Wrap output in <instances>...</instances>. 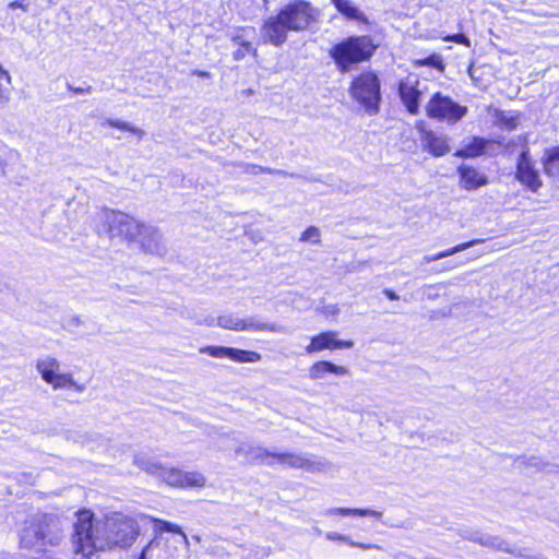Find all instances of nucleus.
<instances>
[{
  "mask_svg": "<svg viewBox=\"0 0 559 559\" xmlns=\"http://www.w3.org/2000/svg\"><path fill=\"white\" fill-rule=\"evenodd\" d=\"M415 64L431 67L439 71L444 70L443 60L438 53H431L430 56L424 59H417L415 60Z\"/></svg>",
  "mask_w": 559,
  "mask_h": 559,
  "instance_id": "obj_30",
  "label": "nucleus"
},
{
  "mask_svg": "<svg viewBox=\"0 0 559 559\" xmlns=\"http://www.w3.org/2000/svg\"><path fill=\"white\" fill-rule=\"evenodd\" d=\"M421 141L425 150L436 157L445 155L450 150L448 138L432 131L425 132Z\"/></svg>",
  "mask_w": 559,
  "mask_h": 559,
  "instance_id": "obj_17",
  "label": "nucleus"
},
{
  "mask_svg": "<svg viewBox=\"0 0 559 559\" xmlns=\"http://www.w3.org/2000/svg\"><path fill=\"white\" fill-rule=\"evenodd\" d=\"M12 98V76L0 64V109L8 106Z\"/></svg>",
  "mask_w": 559,
  "mask_h": 559,
  "instance_id": "obj_23",
  "label": "nucleus"
},
{
  "mask_svg": "<svg viewBox=\"0 0 559 559\" xmlns=\"http://www.w3.org/2000/svg\"><path fill=\"white\" fill-rule=\"evenodd\" d=\"M284 38H285V37H280V36H276V37H270L271 43H272L273 45H275V46H280L281 44H283Z\"/></svg>",
  "mask_w": 559,
  "mask_h": 559,
  "instance_id": "obj_45",
  "label": "nucleus"
},
{
  "mask_svg": "<svg viewBox=\"0 0 559 559\" xmlns=\"http://www.w3.org/2000/svg\"><path fill=\"white\" fill-rule=\"evenodd\" d=\"M245 173L252 174V175L274 174V173H277L280 175H286V173L283 171V170H275V169H271V168L259 166V165H254V164L246 165Z\"/></svg>",
  "mask_w": 559,
  "mask_h": 559,
  "instance_id": "obj_35",
  "label": "nucleus"
},
{
  "mask_svg": "<svg viewBox=\"0 0 559 559\" xmlns=\"http://www.w3.org/2000/svg\"><path fill=\"white\" fill-rule=\"evenodd\" d=\"M473 542H476L480 544L481 546H486L492 549L506 551V552H513V550L510 548V546L499 538L498 536H491L481 532H475L471 536H468Z\"/></svg>",
  "mask_w": 559,
  "mask_h": 559,
  "instance_id": "obj_21",
  "label": "nucleus"
},
{
  "mask_svg": "<svg viewBox=\"0 0 559 559\" xmlns=\"http://www.w3.org/2000/svg\"><path fill=\"white\" fill-rule=\"evenodd\" d=\"M440 260L439 258V254L436 253V254H430V255H425L423 258V263H430V262H433V261H438Z\"/></svg>",
  "mask_w": 559,
  "mask_h": 559,
  "instance_id": "obj_44",
  "label": "nucleus"
},
{
  "mask_svg": "<svg viewBox=\"0 0 559 559\" xmlns=\"http://www.w3.org/2000/svg\"><path fill=\"white\" fill-rule=\"evenodd\" d=\"M336 10L348 21L357 24L368 25L369 21L365 13L349 0H331Z\"/></svg>",
  "mask_w": 559,
  "mask_h": 559,
  "instance_id": "obj_18",
  "label": "nucleus"
},
{
  "mask_svg": "<svg viewBox=\"0 0 559 559\" xmlns=\"http://www.w3.org/2000/svg\"><path fill=\"white\" fill-rule=\"evenodd\" d=\"M426 112L429 118L456 123L467 114V108L455 103L449 96L436 93L428 102Z\"/></svg>",
  "mask_w": 559,
  "mask_h": 559,
  "instance_id": "obj_9",
  "label": "nucleus"
},
{
  "mask_svg": "<svg viewBox=\"0 0 559 559\" xmlns=\"http://www.w3.org/2000/svg\"><path fill=\"white\" fill-rule=\"evenodd\" d=\"M157 523L159 524L160 530L166 531V532L177 533L179 535L178 538L170 539V542L177 543L178 548H179V545H183V546L188 547V545H189L188 537L178 525L167 522V521H162V520H158Z\"/></svg>",
  "mask_w": 559,
  "mask_h": 559,
  "instance_id": "obj_27",
  "label": "nucleus"
},
{
  "mask_svg": "<svg viewBox=\"0 0 559 559\" xmlns=\"http://www.w3.org/2000/svg\"><path fill=\"white\" fill-rule=\"evenodd\" d=\"M313 10L309 3L298 1L284 7L277 15L271 16L264 24L265 32L282 35L286 32H300L313 20Z\"/></svg>",
  "mask_w": 559,
  "mask_h": 559,
  "instance_id": "obj_4",
  "label": "nucleus"
},
{
  "mask_svg": "<svg viewBox=\"0 0 559 559\" xmlns=\"http://www.w3.org/2000/svg\"><path fill=\"white\" fill-rule=\"evenodd\" d=\"M179 548L176 542H170L162 535L150 540L141 551L134 556L135 559H177Z\"/></svg>",
  "mask_w": 559,
  "mask_h": 559,
  "instance_id": "obj_10",
  "label": "nucleus"
},
{
  "mask_svg": "<svg viewBox=\"0 0 559 559\" xmlns=\"http://www.w3.org/2000/svg\"><path fill=\"white\" fill-rule=\"evenodd\" d=\"M102 217L108 225L107 231L110 238L136 243L142 251L148 254L163 257L167 252L163 235L156 227L112 210L103 211Z\"/></svg>",
  "mask_w": 559,
  "mask_h": 559,
  "instance_id": "obj_2",
  "label": "nucleus"
},
{
  "mask_svg": "<svg viewBox=\"0 0 559 559\" xmlns=\"http://www.w3.org/2000/svg\"><path fill=\"white\" fill-rule=\"evenodd\" d=\"M240 37H234V41H235V45H238L239 47L235 50L234 52V58L236 60H240L242 58H245L246 55L250 53L253 51L251 45L249 43H239L237 41V39H239Z\"/></svg>",
  "mask_w": 559,
  "mask_h": 559,
  "instance_id": "obj_37",
  "label": "nucleus"
},
{
  "mask_svg": "<svg viewBox=\"0 0 559 559\" xmlns=\"http://www.w3.org/2000/svg\"><path fill=\"white\" fill-rule=\"evenodd\" d=\"M182 485L181 487H199L205 486V476L200 472H183L182 471Z\"/></svg>",
  "mask_w": 559,
  "mask_h": 559,
  "instance_id": "obj_28",
  "label": "nucleus"
},
{
  "mask_svg": "<svg viewBox=\"0 0 559 559\" xmlns=\"http://www.w3.org/2000/svg\"><path fill=\"white\" fill-rule=\"evenodd\" d=\"M487 141L480 138H473V140L464 145V147L455 152V156L463 158H471L479 156L484 153Z\"/></svg>",
  "mask_w": 559,
  "mask_h": 559,
  "instance_id": "obj_24",
  "label": "nucleus"
},
{
  "mask_svg": "<svg viewBox=\"0 0 559 559\" xmlns=\"http://www.w3.org/2000/svg\"><path fill=\"white\" fill-rule=\"evenodd\" d=\"M559 160V146H555L545 151L543 159L544 170L546 174H551V167L555 162Z\"/></svg>",
  "mask_w": 559,
  "mask_h": 559,
  "instance_id": "obj_33",
  "label": "nucleus"
},
{
  "mask_svg": "<svg viewBox=\"0 0 559 559\" xmlns=\"http://www.w3.org/2000/svg\"><path fill=\"white\" fill-rule=\"evenodd\" d=\"M484 242V239H474V240H471V241H467V242H463V243H460L455 247H452V248H449L447 250H443L441 252H438L439 254V258L440 259H443V258H447V257H450L454 253H457V252H461V251H464L477 243H481Z\"/></svg>",
  "mask_w": 559,
  "mask_h": 559,
  "instance_id": "obj_32",
  "label": "nucleus"
},
{
  "mask_svg": "<svg viewBox=\"0 0 559 559\" xmlns=\"http://www.w3.org/2000/svg\"><path fill=\"white\" fill-rule=\"evenodd\" d=\"M349 370L344 366L335 365L328 360L317 361L309 368V378L311 380H322L328 374L346 376Z\"/></svg>",
  "mask_w": 559,
  "mask_h": 559,
  "instance_id": "obj_16",
  "label": "nucleus"
},
{
  "mask_svg": "<svg viewBox=\"0 0 559 559\" xmlns=\"http://www.w3.org/2000/svg\"><path fill=\"white\" fill-rule=\"evenodd\" d=\"M36 370L41 379L53 390H73L83 393L86 389L84 383L74 380L71 372L61 370L60 361L52 356H45L36 361Z\"/></svg>",
  "mask_w": 559,
  "mask_h": 559,
  "instance_id": "obj_8",
  "label": "nucleus"
},
{
  "mask_svg": "<svg viewBox=\"0 0 559 559\" xmlns=\"http://www.w3.org/2000/svg\"><path fill=\"white\" fill-rule=\"evenodd\" d=\"M59 533L56 525L46 518L25 523L20 536L23 548L44 551L48 546L58 544Z\"/></svg>",
  "mask_w": 559,
  "mask_h": 559,
  "instance_id": "obj_6",
  "label": "nucleus"
},
{
  "mask_svg": "<svg viewBox=\"0 0 559 559\" xmlns=\"http://www.w3.org/2000/svg\"><path fill=\"white\" fill-rule=\"evenodd\" d=\"M300 241L319 243L320 242V230L314 226L308 227L301 235Z\"/></svg>",
  "mask_w": 559,
  "mask_h": 559,
  "instance_id": "obj_34",
  "label": "nucleus"
},
{
  "mask_svg": "<svg viewBox=\"0 0 559 559\" xmlns=\"http://www.w3.org/2000/svg\"><path fill=\"white\" fill-rule=\"evenodd\" d=\"M29 4H31V0H15L9 4V8L11 10L22 9L24 11H27Z\"/></svg>",
  "mask_w": 559,
  "mask_h": 559,
  "instance_id": "obj_39",
  "label": "nucleus"
},
{
  "mask_svg": "<svg viewBox=\"0 0 559 559\" xmlns=\"http://www.w3.org/2000/svg\"><path fill=\"white\" fill-rule=\"evenodd\" d=\"M349 94L368 115L372 116L379 111L380 80L376 73L364 72L356 76L350 84Z\"/></svg>",
  "mask_w": 559,
  "mask_h": 559,
  "instance_id": "obj_7",
  "label": "nucleus"
},
{
  "mask_svg": "<svg viewBox=\"0 0 559 559\" xmlns=\"http://www.w3.org/2000/svg\"><path fill=\"white\" fill-rule=\"evenodd\" d=\"M445 40H455L456 43L469 46L468 37L462 36V37H443Z\"/></svg>",
  "mask_w": 559,
  "mask_h": 559,
  "instance_id": "obj_42",
  "label": "nucleus"
},
{
  "mask_svg": "<svg viewBox=\"0 0 559 559\" xmlns=\"http://www.w3.org/2000/svg\"><path fill=\"white\" fill-rule=\"evenodd\" d=\"M457 173L460 175V185L465 190H475L488 183L487 176L474 167L463 165L457 168Z\"/></svg>",
  "mask_w": 559,
  "mask_h": 559,
  "instance_id": "obj_15",
  "label": "nucleus"
},
{
  "mask_svg": "<svg viewBox=\"0 0 559 559\" xmlns=\"http://www.w3.org/2000/svg\"><path fill=\"white\" fill-rule=\"evenodd\" d=\"M139 534L138 522L122 513L93 523L92 514L83 512L74 525V551L79 559H92L94 551L130 547Z\"/></svg>",
  "mask_w": 559,
  "mask_h": 559,
  "instance_id": "obj_1",
  "label": "nucleus"
},
{
  "mask_svg": "<svg viewBox=\"0 0 559 559\" xmlns=\"http://www.w3.org/2000/svg\"><path fill=\"white\" fill-rule=\"evenodd\" d=\"M484 242V239H474V240H471V241H467V242H463V243H460L455 247H452V248H449L447 250H443L441 252H438L439 254V258L440 259H443V258H447V257H450L454 253H457V252H461V251H464L477 243H481Z\"/></svg>",
  "mask_w": 559,
  "mask_h": 559,
  "instance_id": "obj_31",
  "label": "nucleus"
},
{
  "mask_svg": "<svg viewBox=\"0 0 559 559\" xmlns=\"http://www.w3.org/2000/svg\"><path fill=\"white\" fill-rule=\"evenodd\" d=\"M350 547H358V548H361L364 550L378 548V546L373 545V544L357 543V542H354V540L350 542Z\"/></svg>",
  "mask_w": 559,
  "mask_h": 559,
  "instance_id": "obj_41",
  "label": "nucleus"
},
{
  "mask_svg": "<svg viewBox=\"0 0 559 559\" xmlns=\"http://www.w3.org/2000/svg\"><path fill=\"white\" fill-rule=\"evenodd\" d=\"M337 332L328 331L314 335L310 338V343L306 346V353L312 354L324 349L335 350L341 348H352L354 343L352 341L338 340Z\"/></svg>",
  "mask_w": 559,
  "mask_h": 559,
  "instance_id": "obj_14",
  "label": "nucleus"
},
{
  "mask_svg": "<svg viewBox=\"0 0 559 559\" xmlns=\"http://www.w3.org/2000/svg\"><path fill=\"white\" fill-rule=\"evenodd\" d=\"M103 124H107L112 128H117V129H120L123 131L131 132V133L135 134L139 139H142L144 135V131L142 129L136 128L127 121L107 119L103 122Z\"/></svg>",
  "mask_w": 559,
  "mask_h": 559,
  "instance_id": "obj_29",
  "label": "nucleus"
},
{
  "mask_svg": "<svg viewBox=\"0 0 559 559\" xmlns=\"http://www.w3.org/2000/svg\"><path fill=\"white\" fill-rule=\"evenodd\" d=\"M12 298L10 285L0 276V307L7 305Z\"/></svg>",
  "mask_w": 559,
  "mask_h": 559,
  "instance_id": "obj_36",
  "label": "nucleus"
},
{
  "mask_svg": "<svg viewBox=\"0 0 559 559\" xmlns=\"http://www.w3.org/2000/svg\"><path fill=\"white\" fill-rule=\"evenodd\" d=\"M235 457H243L249 463L266 465L281 464L292 468L314 471L316 463L309 457L295 453H275L252 442H242L235 450Z\"/></svg>",
  "mask_w": 559,
  "mask_h": 559,
  "instance_id": "obj_3",
  "label": "nucleus"
},
{
  "mask_svg": "<svg viewBox=\"0 0 559 559\" xmlns=\"http://www.w3.org/2000/svg\"><path fill=\"white\" fill-rule=\"evenodd\" d=\"M200 353L214 358H228L238 362H257L261 359V355L257 352L225 346H204L200 348Z\"/></svg>",
  "mask_w": 559,
  "mask_h": 559,
  "instance_id": "obj_12",
  "label": "nucleus"
},
{
  "mask_svg": "<svg viewBox=\"0 0 559 559\" xmlns=\"http://www.w3.org/2000/svg\"><path fill=\"white\" fill-rule=\"evenodd\" d=\"M326 538L329 540H333V542H342V543H345L347 545L350 546V537L347 536V535H343V534H340V533H336V532H330L326 534Z\"/></svg>",
  "mask_w": 559,
  "mask_h": 559,
  "instance_id": "obj_38",
  "label": "nucleus"
},
{
  "mask_svg": "<svg viewBox=\"0 0 559 559\" xmlns=\"http://www.w3.org/2000/svg\"><path fill=\"white\" fill-rule=\"evenodd\" d=\"M378 46L369 40V37H347L335 45L330 55L342 72H346L355 63L368 59Z\"/></svg>",
  "mask_w": 559,
  "mask_h": 559,
  "instance_id": "obj_5",
  "label": "nucleus"
},
{
  "mask_svg": "<svg viewBox=\"0 0 559 559\" xmlns=\"http://www.w3.org/2000/svg\"><path fill=\"white\" fill-rule=\"evenodd\" d=\"M515 178L533 192L543 186L539 174L533 166L528 148H524L518 158Z\"/></svg>",
  "mask_w": 559,
  "mask_h": 559,
  "instance_id": "obj_11",
  "label": "nucleus"
},
{
  "mask_svg": "<svg viewBox=\"0 0 559 559\" xmlns=\"http://www.w3.org/2000/svg\"><path fill=\"white\" fill-rule=\"evenodd\" d=\"M198 323L205 324L207 326L216 324L217 326L223 329L241 331L242 318H239L231 313H227L219 316L217 319L213 317H207L203 321H199Z\"/></svg>",
  "mask_w": 559,
  "mask_h": 559,
  "instance_id": "obj_20",
  "label": "nucleus"
},
{
  "mask_svg": "<svg viewBox=\"0 0 559 559\" xmlns=\"http://www.w3.org/2000/svg\"><path fill=\"white\" fill-rule=\"evenodd\" d=\"M399 94L407 111L412 115L418 114L419 98L423 94L418 79L407 76L402 80L399 85Z\"/></svg>",
  "mask_w": 559,
  "mask_h": 559,
  "instance_id": "obj_13",
  "label": "nucleus"
},
{
  "mask_svg": "<svg viewBox=\"0 0 559 559\" xmlns=\"http://www.w3.org/2000/svg\"><path fill=\"white\" fill-rule=\"evenodd\" d=\"M158 478H160L163 481L170 486L181 487L182 471L174 467L164 466L163 473L159 474Z\"/></svg>",
  "mask_w": 559,
  "mask_h": 559,
  "instance_id": "obj_26",
  "label": "nucleus"
},
{
  "mask_svg": "<svg viewBox=\"0 0 559 559\" xmlns=\"http://www.w3.org/2000/svg\"><path fill=\"white\" fill-rule=\"evenodd\" d=\"M193 75H197V76H200V78H209L210 76V73L206 72V71H200V70H194L192 72Z\"/></svg>",
  "mask_w": 559,
  "mask_h": 559,
  "instance_id": "obj_46",
  "label": "nucleus"
},
{
  "mask_svg": "<svg viewBox=\"0 0 559 559\" xmlns=\"http://www.w3.org/2000/svg\"><path fill=\"white\" fill-rule=\"evenodd\" d=\"M243 93H246L247 95H252L253 91L251 88H249V90H246Z\"/></svg>",
  "mask_w": 559,
  "mask_h": 559,
  "instance_id": "obj_47",
  "label": "nucleus"
},
{
  "mask_svg": "<svg viewBox=\"0 0 559 559\" xmlns=\"http://www.w3.org/2000/svg\"><path fill=\"white\" fill-rule=\"evenodd\" d=\"M241 331L249 332H282L283 328L276 323H266L254 317L242 318Z\"/></svg>",
  "mask_w": 559,
  "mask_h": 559,
  "instance_id": "obj_22",
  "label": "nucleus"
},
{
  "mask_svg": "<svg viewBox=\"0 0 559 559\" xmlns=\"http://www.w3.org/2000/svg\"><path fill=\"white\" fill-rule=\"evenodd\" d=\"M383 294H384V295H385L390 300H397V299H400V296H399L395 292H393V290H391V289H388V288H386V289H384V290H383Z\"/></svg>",
  "mask_w": 559,
  "mask_h": 559,
  "instance_id": "obj_43",
  "label": "nucleus"
},
{
  "mask_svg": "<svg viewBox=\"0 0 559 559\" xmlns=\"http://www.w3.org/2000/svg\"><path fill=\"white\" fill-rule=\"evenodd\" d=\"M133 462L138 467L156 477L163 473L164 466L160 463L143 454H136Z\"/></svg>",
  "mask_w": 559,
  "mask_h": 559,
  "instance_id": "obj_25",
  "label": "nucleus"
},
{
  "mask_svg": "<svg viewBox=\"0 0 559 559\" xmlns=\"http://www.w3.org/2000/svg\"><path fill=\"white\" fill-rule=\"evenodd\" d=\"M68 88L75 94H90L92 92V86L74 87V86L68 84Z\"/></svg>",
  "mask_w": 559,
  "mask_h": 559,
  "instance_id": "obj_40",
  "label": "nucleus"
},
{
  "mask_svg": "<svg viewBox=\"0 0 559 559\" xmlns=\"http://www.w3.org/2000/svg\"><path fill=\"white\" fill-rule=\"evenodd\" d=\"M381 511L371 510V509H359V508H330L323 511V515L328 518L335 519L337 516H372L376 519H380L382 516Z\"/></svg>",
  "mask_w": 559,
  "mask_h": 559,
  "instance_id": "obj_19",
  "label": "nucleus"
}]
</instances>
